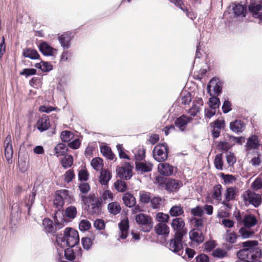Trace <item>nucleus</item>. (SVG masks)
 Returning <instances> with one entry per match:
<instances>
[{
  "instance_id": "9b49d317",
  "label": "nucleus",
  "mask_w": 262,
  "mask_h": 262,
  "mask_svg": "<svg viewBox=\"0 0 262 262\" xmlns=\"http://www.w3.org/2000/svg\"><path fill=\"white\" fill-rule=\"evenodd\" d=\"M56 224V225H54L53 221L49 219H45L42 221L43 229L47 233H54L57 227L59 229L64 226L62 224H59L58 221Z\"/></svg>"
},
{
  "instance_id": "a18cd8bd",
  "label": "nucleus",
  "mask_w": 262,
  "mask_h": 262,
  "mask_svg": "<svg viewBox=\"0 0 262 262\" xmlns=\"http://www.w3.org/2000/svg\"><path fill=\"white\" fill-rule=\"evenodd\" d=\"M215 167L219 170H222L223 169V161L222 160V154H220L215 156L214 160Z\"/></svg>"
},
{
  "instance_id": "4be33fe9",
  "label": "nucleus",
  "mask_w": 262,
  "mask_h": 262,
  "mask_svg": "<svg viewBox=\"0 0 262 262\" xmlns=\"http://www.w3.org/2000/svg\"><path fill=\"white\" fill-rule=\"evenodd\" d=\"M136 169L141 173L148 172L152 170L153 165L149 162L136 161Z\"/></svg>"
},
{
  "instance_id": "2f4dec72",
  "label": "nucleus",
  "mask_w": 262,
  "mask_h": 262,
  "mask_svg": "<svg viewBox=\"0 0 262 262\" xmlns=\"http://www.w3.org/2000/svg\"><path fill=\"white\" fill-rule=\"evenodd\" d=\"M23 55L25 57L29 58L31 59H37L39 57V55L36 50L29 48L24 50Z\"/></svg>"
},
{
  "instance_id": "6e6552de",
  "label": "nucleus",
  "mask_w": 262,
  "mask_h": 262,
  "mask_svg": "<svg viewBox=\"0 0 262 262\" xmlns=\"http://www.w3.org/2000/svg\"><path fill=\"white\" fill-rule=\"evenodd\" d=\"M136 222L141 225V230L145 232H149L152 227V222L150 217L143 213L136 215Z\"/></svg>"
},
{
  "instance_id": "c756f323",
  "label": "nucleus",
  "mask_w": 262,
  "mask_h": 262,
  "mask_svg": "<svg viewBox=\"0 0 262 262\" xmlns=\"http://www.w3.org/2000/svg\"><path fill=\"white\" fill-rule=\"evenodd\" d=\"M107 209L108 212L114 215L119 214L121 210L120 204L117 202L108 203L107 206Z\"/></svg>"
},
{
  "instance_id": "f3484780",
  "label": "nucleus",
  "mask_w": 262,
  "mask_h": 262,
  "mask_svg": "<svg viewBox=\"0 0 262 262\" xmlns=\"http://www.w3.org/2000/svg\"><path fill=\"white\" fill-rule=\"evenodd\" d=\"M50 126L49 118L46 115H42L36 123L37 128L41 132L48 130Z\"/></svg>"
},
{
  "instance_id": "69168bd1",
  "label": "nucleus",
  "mask_w": 262,
  "mask_h": 262,
  "mask_svg": "<svg viewBox=\"0 0 262 262\" xmlns=\"http://www.w3.org/2000/svg\"><path fill=\"white\" fill-rule=\"evenodd\" d=\"M251 188L254 190L262 189V178H257L252 183Z\"/></svg>"
},
{
  "instance_id": "c9c22d12",
  "label": "nucleus",
  "mask_w": 262,
  "mask_h": 262,
  "mask_svg": "<svg viewBox=\"0 0 262 262\" xmlns=\"http://www.w3.org/2000/svg\"><path fill=\"white\" fill-rule=\"evenodd\" d=\"M232 10L233 11L234 16H238L241 15H242L243 16H246L245 13L246 10L242 5L239 4L235 5L232 8Z\"/></svg>"
},
{
  "instance_id": "9d476101",
  "label": "nucleus",
  "mask_w": 262,
  "mask_h": 262,
  "mask_svg": "<svg viewBox=\"0 0 262 262\" xmlns=\"http://www.w3.org/2000/svg\"><path fill=\"white\" fill-rule=\"evenodd\" d=\"M189 236L191 242L196 246L202 243L205 238L203 231L198 229L191 230L189 233Z\"/></svg>"
},
{
  "instance_id": "680f3d73",
  "label": "nucleus",
  "mask_w": 262,
  "mask_h": 262,
  "mask_svg": "<svg viewBox=\"0 0 262 262\" xmlns=\"http://www.w3.org/2000/svg\"><path fill=\"white\" fill-rule=\"evenodd\" d=\"M221 177L225 184H232L236 180V178L231 174H225L222 173Z\"/></svg>"
},
{
  "instance_id": "1a4fd4ad",
  "label": "nucleus",
  "mask_w": 262,
  "mask_h": 262,
  "mask_svg": "<svg viewBox=\"0 0 262 262\" xmlns=\"http://www.w3.org/2000/svg\"><path fill=\"white\" fill-rule=\"evenodd\" d=\"M243 199L246 203H249L257 207L261 202V195L249 190L245 191L243 194Z\"/></svg>"
},
{
  "instance_id": "338daca9",
  "label": "nucleus",
  "mask_w": 262,
  "mask_h": 262,
  "mask_svg": "<svg viewBox=\"0 0 262 262\" xmlns=\"http://www.w3.org/2000/svg\"><path fill=\"white\" fill-rule=\"evenodd\" d=\"M89 178V174L85 168H82L79 170L78 173L79 180L86 181Z\"/></svg>"
},
{
  "instance_id": "09e8293b",
  "label": "nucleus",
  "mask_w": 262,
  "mask_h": 262,
  "mask_svg": "<svg viewBox=\"0 0 262 262\" xmlns=\"http://www.w3.org/2000/svg\"><path fill=\"white\" fill-rule=\"evenodd\" d=\"M35 67L40 69L43 72H49L53 69L52 64L48 62H41L39 63H36Z\"/></svg>"
},
{
  "instance_id": "4c0bfd02",
  "label": "nucleus",
  "mask_w": 262,
  "mask_h": 262,
  "mask_svg": "<svg viewBox=\"0 0 262 262\" xmlns=\"http://www.w3.org/2000/svg\"><path fill=\"white\" fill-rule=\"evenodd\" d=\"M113 193L109 190H105L102 192L100 199L101 202L103 201L105 204L112 201L114 199Z\"/></svg>"
},
{
  "instance_id": "8fccbe9b",
  "label": "nucleus",
  "mask_w": 262,
  "mask_h": 262,
  "mask_svg": "<svg viewBox=\"0 0 262 262\" xmlns=\"http://www.w3.org/2000/svg\"><path fill=\"white\" fill-rule=\"evenodd\" d=\"M57 193L62 198L64 202L71 203L72 200V197L69 194V191L66 189L60 190L57 191Z\"/></svg>"
},
{
  "instance_id": "f8f14e48",
  "label": "nucleus",
  "mask_w": 262,
  "mask_h": 262,
  "mask_svg": "<svg viewBox=\"0 0 262 262\" xmlns=\"http://www.w3.org/2000/svg\"><path fill=\"white\" fill-rule=\"evenodd\" d=\"M125 166L117 168L116 171L119 177L127 180L132 177L133 166L128 163H126Z\"/></svg>"
},
{
  "instance_id": "c85d7f7f",
  "label": "nucleus",
  "mask_w": 262,
  "mask_h": 262,
  "mask_svg": "<svg viewBox=\"0 0 262 262\" xmlns=\"http://www.w3.org/2000/svg\"><path fill=\"white\" fill-rule=\"evenodd\" d=\"M112 178L111 172L107 169H102L100 172L99 182L101 185H106Z\"/></svg>"
},
{
  "instance_id": "ea45409f",
  "label": "nucleus",
  "mask_w": 262,
  "mask_h": 262,
  "mask_svg": "<svg viewBox=\"0 0 262 262\" xmlns=\"http://www.w3.org/2000/svg\"><path fill=\"white\" fill-rule=\"evenodd\" d=\"M77 213V209L75 207L71 206L67 207L64 211V215L70 219H74Z\"/></svg>"
},
{
  "instance_id": "5701e85b",
  "label": "nucleus",
  "mask_w": 262,
  "mask_h": 262,
  "mask_svg": "<svg viewBox=\"0 0 262 262\" xmlns=\"http://www.w3.org/2000/svg\"><path fill=\"white\" fill-rule=\"evenodd\" d=\"M185 222L181 217H176L172 220L171 226L176 232H181L184 234L183 230L185 227Z\"/></svg>"
},
{
  "instance_id": "2eb2a0df",
  "label": "nucleus",
  "mask_w": 262,
  "mask_h": 262,
  "mask_svg": "<svg viewBox=\"0 0 262 262\" xmlns=\"http://www.w3.org/2000/svg\"><path fill=\"white\" fill-rule=\"evenodd\" d=\"M73 38L71 33L65 32L59 35L58 37V41L63 49H68L71 47V41Z\"/></svg>"
},
{
  "instance_id": "cd10ccee",
  "label": "nucleus",
  "mask_w": 262,
  "mask_h": 262,
  "mask_svg": "<svg viewBox=\"0 0 262 262\" xmlns=\"http://www.w3.org/2000/svg\"><path fill=\"white\" fill-rule=\"evenodd\" d=\"M249 253V247H246L237 253V256L243 262H251L252 261V258L250 257L251 255Z\"/></svg>"
},
{
  "instance_id": "5fc2aeb1",
  "label": "nucleus",
  "mask_w": 262,
  "mask_h": 262,
  "mask_svg": "<svg viewBox=\"0 0 262 262\" xmlns=\"http://www.w3.org/2000/svg\"><path fill=\"white\" fill-rule=\"evenodd\" d=\"M94 239V237L93 238H90L87 237H83L81 239V242L83 249L86 250L90 249Z\"/></svg>"
},
{
  "instance_id": "e2e57ef3",
  "label": "nucleus",
  "mask_w": 262,
  "mask_h": 262,
  "mask_svg": "<svg viewBox=\"0 0 262 262\" xmlns=\"http://www.w3.org/2000/svg\"><path fill=\"white\" fill-rule=\"evenodd\" d=\"M191 213L195 216L201 217L204 214L202 207L198 206L191 209Z\"/></svg>"
},
{
  "instance_id": "39448f33",
  "label": "nucleus",
  "mask_w": 262,
  "mask_h": 262,
  "mask_svg": "<svg viewBox=\"0 0 262 262\" xmlns=\"http://www.w3.org/2000/svg\"><path fill=\"white\" fill-rule=\"evenodd\" d=\"M183 237V234L182 233L176 232L174 238L169 242V250L179 255H181L183 252L182 243Z\"/></svg>"
},
{
  "instance_id": "de8ad7c7",
  "label": "nucleus",
  "mask_w": 262,
  "mask_h": 262,
  "mask_svg": "<svg viewBox=\"0 0 262 262\" xmlns=\"http://www.w3.org/2000/svg\"><path fill=\"white\" fill-rule=\"evenodd\" d=\"M135 159L140 162L145 157V149L143 147H139L135 152Z\"/></svg>"
},
{
  "instance_id": "49530a36",
  "label": "nucleus",
  "mask_w": 262,
  "mask_h": 262,
  "mask_svg": "<svg viewBox=\"0 0 262 262\" xmlns=\"http://www.w3.org/2000/svg\"><path fill=\"white\" fill-rule=\"evenodd\" d=\"M163 202L164 200L158 196L154 197L151 198L150 201V206L154 209L159 208L162 205Z\"/></svg>"
},
{
  "instance_id": "f257e3e1",
  "label": "nucleus",
  "mask_w": 262,
  "mask_h": 262,
  "mask_svg": "<svg viewBox=\"0 0 262 262\" xmlns=\"http://www.w3.org/2000/svg\"><path fill=\"white\" fill-rule=\"evenodd\" d=\"M57 246L61 248L66 247H74L79 242V237L77 230L71 227L66 228L63 234L56 236Z\"/></svg>"
},
{
  "instance_id": "4d7b16f0",
  "label": "nucleus",
  "mask_w": 262,
  "mask_h": 262,
  "mask_svg": "<svg viewBox=\"0 0 262 262\" xmlns=\"http://www.w3.org/2000/svg\"><path fill=\"white\" fill-rule=\"evenodd\" d=\"M72 248H67L64 251L65 258L70 261L73 260L75 258V254Z\"/></svg>"
},
{
  "instance_id": "e433bc0d",
  "label": "nucleus",
  "mask_w": 262,
  "mask_h": 262,
  "mask_svg": "<svg viewBox=\"0 0 262 262\" xmlns=\"http://www.w3.org/2000/svg\"><path fill=\"white\" fill-rule=\"evenodd\" d=\"M150 192L141 190L139 192V201L141 203L146 204L150 202L151 200Z\"/></svg>"
},
{
  "instance_id": "0eeeda50",
  "label": "nucleus",
  "mask_w": 262,
  "mask_h": 262,
  "mask_svg": "<svg viewBox=\"0 0 262 262\" xmlns=\"http://www.w3.org/2000/svg\"><path fill=\"white\" fill-rule=\"evenodd\" d=\"M258 244L257 241H248L242 243L243 247H249V254L252 258V261L261 256V250L257 247Z\"/></svg>"
},
{
  "instance_id": "052dcab7",
  "label": "nucleus",
  "mask_w": 262,
  "mask_h": 262,
  "mask_svg": "<svg viewBox=\"0 0 262 262\" xmlns=\"http://www.w3.org/2000/svg\"><path fill=\"white\" fill-rule=\"evenodd\" d=\"M91 226L90 222L86 220H82L80 221L79 228L81 231H85L89 230Z\"/></svg>"
},
{
  "instance_id": "6e6d98bb",
  "label": "nucleus",
  "mask_w": 262,
  "mask_h": 262,
  "mask_svg": "<svg viewBox=\"0 0 262 262\" xmlns=\"http://www.w3.org/2000/svg\"><path fill=\"white\" fill-rule=\"evenodd\" d=\"M65 202L62 198L57 193L55 195L54 200V205L58 209L62 208Z\"/></svg>"
},
{
  "instance_id": "774afa93",
  "label": "nucleus",
  "mask_w": 262,
  "mask_h": 262,
  "mask_svg": "<svg viewBox=\"0 0 262 262\" xmlns=\"http://www.w3.org/2000/svg\"><path fill=\"white\" fill-rule=\"evenodd\" d=\"M215 247V243L214 241L206 242L204 244V250L206 252H210Z\"/></svg>"
},
{
  "instance_id": "6ab92c4d",
  "label": "nucleus",
  "mask_w": 262,
  "mask_h": 262,
  "mask_svg": "<svg viewBox=\"0 0 262 262\" xmlns=\"http://www.w3.org/2000/svg\"><path fill=\"white\" fill-rule=\"evenodd\" d=\"M101 201L99 198H94L89 207L90 213L96 215L100 214L101 212Z\"/></svg>"
},
{
  "instance_id": "c03bdc74",
  "label": "nucleus",
  "mask_w": 262,
  "mask_h": 262,
  "mask_svg": "<svg viewBox=\"0 0 262 262\" xmlns=\"http://www.w3.org/2000/svg\"><path fill=\"white\" fill-rule=\"evenodd\" d=\"M100 151L104 156L110 160H113L115 157L111 148L107 146H102Z\"/></svg>"
},
{
  "instance_id": "4468645a",
  "label": "nucleus",
  "mask_w": 262,
  "mask_h": 262,
  "mask_svg": "<svg viewBox=\"0 0 262 262\" xmlns=\"http://www.w3.org/2000/svg\"><path fill=\"white\" fill-rule=\"evenodd\" d=\"M11 137L8 135L4 142L5 156L9 163L12 162V158L13 154L12 145L11 144Z\"/></svg>"
},
{
  "instance_id": "3c124183",
  "label": "nucleus",
  "mask_w": 262,
  "mask_h": 262,
  "mask_svg": "<svg viewBox=\"0 0 262 262\" xmlns=\"http://www.w3.org/2000/svg\"><path fill=\"white\" fill-rule=\"evenodd\" d=\"M115 189L119 192H124L127 189V185L125 182L118 180L114 183Z\"/></svg>"
},
{
  "instance_id": "dca6fc26",
  "label": "nucleus",
  "mask_w": 262,
  "mask_h": 262,
  "mask_svg": "<svg viewBox=\"0 0 262 262\" xmlns=\"http://www.w3.org/2000/svg\"><path fill=\"white\" fill-rule=\"evenodd\" d=\"M192 120V117L183 115L176 120L174 124L180 130L183 132L185 129L186 125L191 121Z\"/></svg>"
},
{
  "instance_id": "7c9ffc66",
  "label": "nucleus",
  "mask_w": 262,
  "mask_h": 262,
  "mask_svg": "<svg viewBox=\"0 0 262 262\" xmlns=\"http://www.w3.org/2000/svg\"><path fill=\"white\" fill-rule=\"evenodd\" d=\"M156 233L158 235H167L169 232V227L165 223H159L155 227Z\"/></svg>"
},
{
  "instance_id": "a878e982",
  "label": "nucleus",
  "mask_w": 262,
  "mask_h": 262,
  "mask_svg": "<svg viewBox=\"0 0 262 262\" xmlns=\"http://www.w3.org/2000/svg\"><path fill=\"white\" fill-rule=\"evenodd\" d=\"M36 193V190L34 187L31 193L27 195L22 202V204L28 208V212L30 211L31 207L34 202Z\"/></svg>"
},
{
  "instance_id": "a211bd4d",
  "label": "nucleus",
  "mask_w": 262,
  "mask_h": 262,
  "mask_svg": "<svg viewBox=\"0 0 262 262\" xmlns=\"http://www.w3.org/2000/svg\"><path fill=\"white\" fill-rule=\"evenodd\" d=\"M119 237L121 239H125L128 235L129 229V222L128 219L122 220L119 224Z\"/></svg>"
},
{
  "instance_id": "20e7f679",
  "label": "nucleus",
  "mask_w": 262,
  "mask_h": 262,
  "mask_svg": "<svg viewBox=\"0 0 262 262\" xmlns=\"http://www.w3.org/2000/svg\"><path fill=\"white\" fill-rule=\"evenodd\" d=\"M153 157L158 162L165 161L168 157V147L165 143H159L154 148Z\"/></svg>"
},
{
  "instance_id": "79ce46f5",
  "label": "nucleus",
  "mask_w": 262,
  "mask_h": 262,
  "mask_svg": "<svg viewBox=\"0 0 262 262\" xmlns=\"http://www.w3.org/2000/svg\"><path fill=\"white\" fill-rule=\"evenodd\" d=\"M184 213L183 208L180 205H175L172 206L170 210L169 213L172 216H180Z\"/></svg>"
},
{
  "instance_id": "58836bf2",
  "label": "nucleus",
  "mask_w": 262,
  "mask_h": 262,
  "mask_svg": "<svg viewBox=\"0 0 262 262\" xmlns=\"http://www.w3.org/2000/svg\"><path fill=\"white\" fill-rule=\"evenodd\" d=\"M210 97L208 101L209 107L215 110L218 109L221 104L220 100L217 97L218 96L213 95Z\"/></svg>"
},
{
  "instance_id": "37998d69",
  "label": "nucleus",
  "mask_w": 262,
  "mask_h": 262,
  "mask_svg": "<svg viewBox=\"0 0 262 262\" xmlns=\"http://www.w3.org/2000/svg\"><path fill=\"white\" fill-rule=\"evenodd\" d=\"M61 164L64 169L70 167L73 164V158L71 155H66L61 160Z\"/></svg>"
},
{
  "instance_id": "423d86ee",
  "label": "nucleus",
  "mask_w": 262,
  "mask_h": 262,
  "mask_svg": "<svg viewBox=\"0 0 262 262\" xmlns=\"http://www.w3.org/2000/svg\"><path fill=\"white\" fill-rule=\"evenodd\" d=\"M260 146V141L257 136L252 135L247 139L246 144L245 145V150L247 155L251 154L255 150L259 149Z\"/></svg>"
},
{
  "instance_id": "0e129e2a",
  "label": "nucleus",
  "mask_w": 262,
  "mask_h": 262,
  "mask_svg": "<svg viewBox=\"0 0 262 262\" xmlns=\"http://www.w3.org/2000/svg\"><path fill=\"white\" fill-rule=\"evenodd\" d=\"M169 218V217L168 214L163 212H158L156 214V219L160 223H165L168 221Z\"/></svg>"
},
{
  "instance_id": "a19ab883",
  "label": "nucleus",
  "mask_w": 262,
  "mask_h": 262,
  "mask_svg": "<svg viewBox=\"0 0 262 262\" xmlns=\"http://www.w3.org/2000/svg\"><path fill=\"white\" fill-rule=\"evenodd\" d=\"M91 165L97 171L102 170L103 166V160L100 158H95L92 159Z\"/></svg>"
},
{
  "instance_id": "b1692460",
  "label": "nucleus",
  "mask_w": 262,
  "mask_h": 262,
  "mask_svg": "<svg viewBox=\"0 0 262 262\" xmlns=\"http://www.w3.org/2000/svg\"><path fill=\"white\" fill-rule=\"evenodd\" d=\"M39 51L45 56H53L56 50L46 42H41L39 46Z\"/></svg>"
},
{
  "instance_id": "13d9d810",
  "label": "nucleus",
  "mask_w": 262,
  "mask_h": 262,
  "mask_svg": "<svg viewBox=\"0 0 262 262\" xmlns=\"http://www.w3.org/2000/svg\"><path fill=\"white\" fill-rule=\"evenodd\" d=\"M73 135L72 132L65 130L61 132L60 138L62 141L68 142L73 138Z\"/></svg>"
},
{
  "instance_id": "864d4df0",
  "label": "nucleus",
  "mask_w": 262,
  "mask_h": 262,
  "mask_svg": "<svg viewBox=\"0 0 262 262\" xmlns=\"http://www.w3.org/2000/svg\"><path fill=\"white\" fill-rule=\"evenodd\" d=\"M212 255L215 257L223 258L227 256V252L225 250L217 248L213 251Z\"/></svg>"
},
{
  "instance_id": "393cba45",
  "label": "nucleus",
  "mask_w": 262,
  "mask_h": 262,
  "mask_svg": "<svg viewBox=\"0 0 262 262\" xmlns=\"http://www.w3.org/2000/svg\"><path fill=\"white\" fill-rule=\"evenodd\" d=\"M123 204L127 207H133L136 204V199L134 195L129 192L125 193L122 196Z\"/></svg>"
},
{
  "instance_id": "72a5a7b5",
  "label": "nucleus",
  "mask_w": 262,
  "mask_h": 262,
  "mask_svg": "<svg viewBox=\"0 0 262 262\" xmlns=\"http://www.w3.org/2000/svg\"><path fill=\"white\" fill-rule=\"evenodd\" d=\"M68 147L65 144L59 143L54 148L55 155L57 157L64 155L68 151Z\"/></svg>"
},
{
  "instance_id": "aec40b11",
  "label": "nucleus",
  "mask_w": 262,
  "mask_h": 262,
  "mask_svg": "<svg viewBox=\"0 0 262 262\" xmlns=\"http://www.w3.org/2000/svg\"><path fill=\"white\" fill-rule=\"evenodd\" d=\"M158 169L161 174L165 176H171L173 172V167L167 163H160Z\"/></svg>"
},
{
  "instance_id": "ddd939ff",
  "label": "nucleus",
  "mask_w": 262,
  "mask_h": 262,
  "mask_svg": "<svg viewBox=\"0 0 262 262\" xmlns=\"http://www.w3.org/2000/svg\"><path fill=\"white\" fill-rule=\"evenodd\" d=\"M249 11L254 18H258L259 23H262V5L257 3H251Z\"/></svg>"
},
{
  "instance_id": "bf43d9fd",
  "label": "nucleus",
  "mask_w": 262,
  "mask_h": 262,
  "mask_svg": "<svg viewBox=\"0 0 262 262\" xmlns=\"http://www.w3.org/2000/svg\"><path fill=\"white\" fill-rule=\"evenodd\" d=\"M216 147L219 150L227 151L230 148L231 146L227 142L220 141L218 142Z\"/></svg>"
},
{
  "instance_id": "f03ea898",
  "label": "nucleus",
  "mask_w": 262,
  "mask_h": 262,
  "mask_svg": "<svg viewBox=\"0 0 262 262\" xmlns=\"http://www.w3.org/2000/svg\"><path fill=\"white\" fill-rule=\"evenodd\" d=\"M242 223L244 226L239 230L240 235L244 238L250 237L255 233V231L251 228L256 225L257 220L252 214H246L244 216Z\"/></svg>"
},
{
  "instance_id": "412c9836",
  "label": "nucleus",
  "mask_w": 262,
  "mask_h": 262,
  "mask_svg": "<svg viewBox=\"0 0 262 262\" xmlns=\"http://www.w3.org/2000/svg\"><path fill=\"white\" fill-rule=\"evenodd\" d=\"M182 186V182L172 179L168 180L165 184L166 189L169 192L176 191Z\"/></svg>"
},
{
  "instance_id": "bb28decb",
  "label": "nucleus",
  "mask_w": 262,
  "mask_h": 262,
  "mask_svg": "<svg viewBox=\"0 0 262 262\" xmlns=\"http://www.w3.org/2000/svg\"><path fill=\"white\" fill-rule=\"evenodd\" d=\"M245 126V123L241 120H236L230 123V129L236 133L243 132Z\"/></svg>"
},
{
  "instance_id": "473e14b6",
  "label": "nucleus",
  "mask_w": 262,
  "mask_h": 262,
  "mask_svg": "<svg viewBox=\"0 0 262 262\" xmlns=\"http://www.w3.org/2000/svg\"><path fill=\"white\" fill-rule=\"evenodd\" d=\"M222 186L220 184H217L214 186L212 189V196L213 199L218 201L222 200Z\"/></svg>"
},
{
  "instance_id": "603ef678",
  "label": "nucleus",
  "mask_w": 262,
  "mask_h": 262,
  "mask_svg": "<svg viewBox=\"0 0 262 262\" xmlns=\"http://www.w3.org/2000/svg\"><path fill=\"white\" fill-rule=\"evenodd\" d=\"M237 238V235L235 233L230 232L229 230H227L225 236L226 242L234 244L236 242Z\"/></svg>"
},
{
  "instance_id": "f704fd0d",
  "label": "nucleus",
  "mask_w": 262,
  "mask_h": 262,
  "mask_svg": "<svg viewBox=\"0 0 262 262\" xmlns=\"http://www.w3.org/2000/svg\"><path fill=\"white\" fill-rule=\"evenodd\" d=\"M237 188L236 187H229L224 194L225 199L227 201L234 200L236 195Z\"/></svg>"
},
{
  "instance_id": "7ed1b4c3",
  "label": "nucleus",
  "mask_w": 262,
  "mask_h": 262,
  "mask_svg": "<svg viewBox=\"0 0 262 262\" xmlns=\"http://www.w3.org/2000/svg\"><path fill=\"white\" fill-rule=\"evenodd\" d=\"M223 82L219 78H212L207 86V93L210 96L213 95L219 96L222 92Z\"/></svg>"
}]
</instances>
